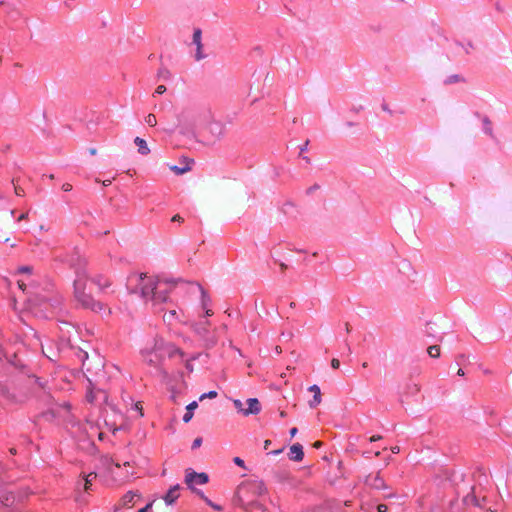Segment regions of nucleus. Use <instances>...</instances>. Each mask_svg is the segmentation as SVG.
Listing matches in <instances>:
<instances>
[{"label": "nucleus", "instance_id": "nucleus-1", "mask_svg": "<svg viewBox=\"0 0 512 512\" xmlns=\"http://www.w3.org/2000/svg\"><path fill=\"white\" fill-rule=\"evenodd\" d=\"M138 281L141 296L146 300H150L154 306L165 303L168 300L170 291L175 286L173 282L148 277L145 274H140Z\"/></svg>", "mask_w": 512, "mask_h": 512}, {"label": "nucleus", "instance_id": "nucleus-2", "mask_svg": "<svg viewBox=\"0 0 512 512\" xmlns=\"http://www.w3.org/2000/svg\"><path fill=\"white\" fill-rule=\"evenodd\" d=\"M265 493L266 487L263 481L248 480L238 486L233 502L245 511L252 507L259 508L260 504L256 501V498Z\"/></svg>", "mask_w": 512, "mask_h": 512}, {"label": "nucleus", "instance_id": "nucleus-3", "mask_svg": "<svg viewBox=\"0 0 512 512\" xmlns=\"http://www.w3.org/2000/svg\"><path fill=\"white\" fill-rule=\"evenodd\" d=\"M74 296L77 303L85 309H90L97 313H111L110 309L106 308L104 304L94 300L90 294L86 293L85 277H78L74 281Z\"/></svg>", "mask_w": 512, "mask_h": 512}, {"label": "nucleus", "instance_id": "nucleus-4", "mask_svg": "<svg viewBox=\"0 0 512 512\" xmlns=\"http://www.w3.org/2000/svg\"><path fill=\"white\" fill-rule=\"evenodd\" d=\"M156 351L163 353V358L168 356L169 358L179 356L183 357L184 353L182 350L177 348L175 345L171 343H166L162 340L155 342Z\"/></svg>", "mask_w": 512, "mask_h": 512}, {"label": "nucleus", "instance_id": "nucleus-5", "mask_svg": "<svg viewBox=\"0 0 512 512\" xmlns=\"http://www.w3.org/2000/svg\"><path fill=\"white\" fill-rule=\"evenodd\" d=\"M185 482L189 487H193L194 484H206L208 482V475L206 473L188 472L185 477Z\"/></svg>", "mask_w": 512, "mask_h": 512}, {"label": "nucleus", "instance_id": "nucleus-6", "mask_svg": "<svg viewBox=\"0 0 512 512\" xmlns=\"http://www.w3.org/2000/svg\"><path fill=\"white\" fill-rule=\"evenodd\" d=\"M142 356L144 361L151 366H157L163 359V353L157 352L155 346L151 351H143Z\"/></svg>", "mask_w": 512, "mask_h": 512}, {"label": "nucleus", "instance_id": "nucleus-7", "mask_svg": "<svg viewBox=\"0 0 512 512\" xmlns=\"http://www.w3.org/2000/svg\"><path fill=\"white\" fill-rule=\"evenodd\" d=\"M141 498V495L137 491H128L120 500L119 507L120 508H132L138 499Z\"/></svg>", "mask_w": 512, "mask_h": 512}, {"label": "nucleus", "instance_id": "nucleus-8", "mask_svg": "<svg viewBox=\"0 0 512 512\" xmlns=\"http://www.w3.org/2000/svg\"><path fill=\"white\" fill-rule=\"evenodd\" d=\"M365 483L369 487L377 489V490H382V489H385L387 487L386 484H385L384 479L380 476V473H378V472L377 473H373V474H369L366 477Z\"/></svg>", "mask_w": 512, "mask_h": 512}, {"label": "nucleus", "instance_id": "nucleus-9", "mask_svg": "<svg viewBox=\"0 0 512 512\" xmlns=\"http://www.w3.org/2000/svg\"><path fill=\"white\" fill-rule=\"evenodd\" d=\"M193 43L196 45L197 49H196V54H195V59L197 61H200L202 59L205 58V55L203 54V44H202V31L197 28L194 30V33H193Z\"/></svg>", "mask_w": 512, "mask_h": 512}, {"label": "nucleus", "instance_id": "nucleus-10", "mask_svg": "<svg viewBox=\"0 0 512 512\" xmlns=\"http://www.w3.org/2000/svg\"><path fill=\"white\" fill-rule=\"evenodd\" d=\"M208 130L211 133L214 140L220 139L224 134V126L220 122H211L208 125Z\"/></svg>", "mask_w": 512, "mask_h": 512}, {"label": "nucleus", "instance_id": "nucleus-11", "mask_svg": "<svg viewBox=\"0 0 512 512\" xmlns=\"http://www.w3.org/2000/svg\"><path fill=\"white\" fill-rule=\"evenodd\" d=\"M248 407L244 411V415L248 416L250 414H258L261 410V405L258 399L250 398L247 400Z\"/></svg>", "mask_w": 512, "mask_h": 512}, {"label": "nucleus", "instance_id": "nucleus-12", "mask_svg": "<svg viewBox=\"0 0 512 512\" xmlns=\"http://www.w3.org/2000/svg\"><path fill=\"white\" fill-rule=\"evenodd\" d=\"M290 459L293 461H302L304 457L303 447L299 443H295L290 447Z\"/></svg>", "mask_w": 512, "mask_h": 512}, {"label": "nucleus", "instance_id": "nucleus-13", "mask_svg": "<svg viewBox=\"0 0 512 512\" xmlns=\"http://www.w3.org/2000/svg\"><path fill=\"white\" fill-rule=\"evenodd\" d=\"M179 489H180V486L179 485H175L173 487H171L168 492L166 493V495L164 496V501L168 504V505H171L175 502L176 499H178L179 497Z\"/></svg>", "mask_w": 512, "mask_h": 512}, {"label": "nucleus", "instance_id": "nucleus-14", "mask_svg": "<svg viewBox=\"0 0 512 512\" xmlns=\"http://www.w3.org/2000/svg\"><path fill=\"white\" fill-rule=\"evenodd\" d=\"M309 391L313 392V395H314L313 400H311L309 402V406L311 408H314V407L318 406L322 401L321 391H320V388L315 384L309 387Z\"/></svg>", "mask_w": 512, "mask_h": 512}, {"label": "nucleus", "instance_id": "nucleus-15", "mask_svg": "<svg viewBox=\"0 0 512 512\" xmlns=\"http://www.w3.org/2000/svg\"><path fill=\"white\" fill-rule=\"evenodd\" d=\"M100 464L101 466L106 469L108 473H112V466H115L116 468H120L119 463H115L114 460L109 456H102L100 458Z\"/></svg>", "mask_w": 512, "mask_h": 512}, {"label": "nucleus", "instance_id": "nucleus-16", "mask_svg": "<svg viewBox=\"0 0 512 512\" xmlns=\"http://www.w3.org/2000/svg\"><path fill=\"white\" fill-rule=\"evenodd\" d=\"M96 478H97L96 472H90L88 474H83V490L85 492L90 491L92 483Z\"/></svg>", "mask_w": 512, "mask_h": 512}, {"label": "nucleus", "instance_id": "nucleus-17", "mask_svg": "<svg viewBox=\"0 0 512 512\" xmlns=\"http://www.w3.org/2000/svg\"><path fill=\"white\" fill-rule=\"evenodd\" d=\"M134 143L136 144V146L138 147V152L141 154V155H147L150 153V149L146 143V141L140 137H136L134 139Z\"/></svg>", "mask_w": 512, "mask_h": 512}, {"label": "nucleus", "instance_id": "nucleus-18", "mask_svg": "<svg viewBox=\"0 0 512 512\" xmlns=\"http://www.w3.org/2000/svg\"><path fill=\"white\" fill-rule=\"evenodd\" d=\"M199 289H200L201 295H202V306L205 309V314H206V316H211V315H213V312L211 309L207 308V306L210 302V298L208 297L206 291L203 289L202 286L199 285Z\"/></svg>", "mask_w": 512, "mask_h": 512}, {"label": "nucleus", "instance_id": "nucleus-19", "mask_svg": "<svg viewBox=\"0 0 512 512\" xmlns=\"http://www.w3.org/2000/svg\"><path fill=\"white\" fill-rule=\"evenodd\" d=\"M198 407V403L196 401H193L191 402L187 407H186V413L184 414L183 416V421L185 423H188L192 417H193V410L196 409Z\"/></svg>", "mask_w": 512, "mask_h": 512}, {"label": "nucleus", "instance_id": "nucleus-20", "mask_svg": "<svg viewBox=\"0 0 512 512\" xmlns=\"http://www.w3.org/2000/svg\"><path fill=\"white\" fill-rule=\"evenodd\" d=\"M428 354L432 358L440 357V347L438 345H432L427 350Z\"/></svg>", "mask_w": 512, "mask_h": 512}, {"label": "nucleus", "instance_id": "nucleus-21", "mask_svg": "<svg viewBox=\"0 0 512 512\" xmlns=\"http://www.w3.org/2000/svg\"><path fill=\"white\" fill-rule=\"evenodd\" d=\"M171 171H173L174 173H176L177 175H182L186 172H188L191 168L189 166H185V167H178V166H170L169 167Z\"/></svg>", "mask_w": 512, "mask_h": 512}, {"label": "nucleus", "instance_id": "nucleus-22", "mask_svg": "<svg viewBox=\"0 0 512 512\" xmlns=\"http://www.w3.org/2000/svg\"><path fill=\"white\" fill-rule=\"evenodd\" d=\"M145 122L150 126V127H154L156 126L157 124V119H156V116L152 113L148 114L146 117H145Z\"/></svg>", "mask_w": 512, "mask_h": 512}, {"label": "nucleus", "instance_id": "nucleus-23", "mask_svg": "<svg viewBox=\"0 0 512 512\" xmlns=\"http://www.w3.org/2000/svg\"><path fill=\"white\" fill-rule=\"evenodd\" d=\"M217 392L216 391H210L208 393H204L200 396V401L204 400L205 398H210V399H213V398H216L217 397Z\"/></svg>", "mask_w": 512, "mask_h": 512}, {"label": "nucleus", "instance_id": "nucleus-24", "mask_svg": "<svg viewBox=\"0 0 512 512\" xmlns=\"http://www.w3.org/2000/svg\"><path fill=\"white\" fill-rule=\"evenodd\" d=\"M202 498L205 500V502L211 506L213 509L217 510V511H221L222 510V507L220 505H217L215 503H213L211 500H209L208 498L204 497L203 495H201Z\"/></svg>", "mask_w": 512, "mask_h": 512}, {"label": "nucleus", "instance_id": "nucleus-25", "mask_svg": "<svg viewBox=\"0 0 512 512\" xmlns=\"http://www.w3.org/2000/svg\"><path fill=\"white\" fill-rule=\"evenodd\" d=\"M94 282L100 287V289H104L110 286V282L108 280L100 281V279H95Z\"/></svg>", "mask_w": 512, "mask_h": 512}, {"label": "nucleus", "instance_id": "nucleus-26", "mask_svg": "<svg viewBox=\"0 0 512 512\" xmlns=\"http://www.w3.org/2000/svg\"><path fill=\"white\" fill-rule=\"evenodd\" d=\"M158 75L163 79H168L170 77V72L166 68H161L158 72Z\"/></svg>", "mask_w": 512, "mask_h": 512}, {"label": "nucleus", "instance_id": "nucleus-27", "mask_svg": "<svg viewBox=\"0 0 512 512\" xmlns=\"http://www.w3.org/2000/svg\"><path fill=\"white\" fill-rule=\"evenodd\" d=\"M234 406L239 412L244 414L246 408L243 407V403L240 400H234Z\"/></svg>", "mask_w": 512, "mask_h": 512}, {"label": "nucleus", "instance_id": "nucleus-28", "mask_svg": "<svg viewBox=\"0 0 512 512\" xmlns=\"http://www.w3.org/2000/svg\"><path fill=\"white\" fill-rule=\"evenodd\" d=\"M176 316V310L175 309H172L169 311V314H164L163 315V319L164 321H169L171 318L175 317Z\"/></svg>", "mask_w": 512, "mask_h": 512}, {"label": "nucleus", "instance_id": "nucleus-29", "mask_svg": "<svg viewBox=\"0 0 512 512\" xmlns=\"http://www.w3.org/2000/svg\"><path fill=\"white\" fill-rule=\"evenodd\" d=\"M19 272L30 274L32 272V267L31 266H22L19 268Z\"/></svg>", "mask_w": 512, "mask_h": 512}, {"label": "nucleus", "instance_id": "nucleus-30", "mask_svg": "<svg viewBox=\"0 0 512 512\" xmlns=\"http://www.w3.org/2000/svg\"><path fill=\"white\" fill-rule=\"evenodd\" d=\"M202 444V438L200 437H197L194 441H193V444H192V449H196L198 447H200Z\"/></svg>", "mask_w": 512, "mask_h": 512}, {"label": "nucleus", "instance_id": "nucleus-31", "mask_svg": "<svg viewBox=\"0 0 512 512\" xmlns=\"http://www.w3.org/2000/svg\"><path fill=\"white\" fill-rule=\"evenodd\" d=\"M233 462L236 465H238V466H240L242 468H245V463H244V461L240 457H234Z\"/></svg>", "mask_w": 512, "mask_h": 512}, {"label": "nucleus", "instance_id": "nucleus-32", "mask_svg": "<svg viewBox=\"0 0 512 512\" xmlns=\"http://www.w3.org/2000/svg\"><path fill=\"white\" fill-rule=\"evenodd\" d=\"M165 92H166V86H164V85L157 86V88L155 90V94H159V95H161Z\"/></svg>", "mask_w": 512, "mask_h": 512}, {"label": "nucleus", "instance_id": "nucleus-33", "mask_svg": "<svg viewBox=\"0 0 512 512\" xmlns=\"http://www.w3.org/2000/svg\"><path fill=\"white\" fill-rule=\"evenodd\" d=\"M331 366L334 369H338L340 367V361L337 358H333L331 360Z\"/></svg>", "mask_w": 512, "mask_h": 512}, {"label": "nucleus", "instance_id": "nucleus-34", "mask_svg": "<svg viewBox=\"0 0 512 512\" xmlns=\"http://www.w3.org/2000/svg\"><path fill=\"white\" fill-rule=\"evenodd\" d=\"M484 123L486 124V132L489 134H492V129L490 127V125H491L490 121L486 118V119H484Z\"/></svg>", "mask_w": 512, "mask_h": 512}, {"label": "nucleus", "instance_id": "nucleus-35", "mask_svg": "<svg viewBox=\"0 0 512 512\" xmlns=\"http://www.w3.org/2000/svg\"><path fill=\"white\" fill-rule=\"evenodd\" d=\"M377 511L378 512H387L388 511V507L384 504H379L377 506Z\"/></svg>", "mask_w": 512, "mask_h": 512}, {"label": "nucleus", "instance_id": "nucleus-36", "mask_svg": "<svg viewBox=\"0 0 512 512\" xmlns=\"http://www.w3.org/2000/svg\"><path fill=\"white\" fill-rule=\"evenodd\" d=\"M62 190H63V191H65V192H69V191H71V190H72V185H71V184H69V183H64V184L62 185Z\"/></svg>", "mask_w": 512, "mask_h": 512}, {"label": "nucleus", "instance_id": "nucleus-37", "mask_svg": "<svg viewBox=\"0 0 512 512\" xmlns=\"http://www.w3.org/2000/svg\"><path fill=\"white\" fill-rule=\"evenodd\" d=\"M152 505H153V503L150 502L145 507L139 509L138 512H147L152 507Z\"/></svg>", "mask_w": 512, "mask_h": 512}, {"label": "nucleus", "instance_id": "nucleus-38", "mask_svg": "<svg viewBox=\"0 0 512 512\" xmlns=\"http://www.w3.org/2000/svg\"><path fill=\"white\" fill-rule=\"evenodd\" d=\"M173 222H182L183 221V218L179 215V214H176L172 217L171 219Z\"/></svg>", "mask_w": 512, "mask_h": 512}, {"label": "nucleus", "instance_id": "nucleus-39", "mask_svg": "<svg viewBox=\"0 0 512 512\" xmlns=\"http://www.w3.org/2000/svg\"><path fill=\"white\" fill-rule=\"evenodd\" d=\"M17 284H18V286H19V288H20V289L25 290V288H26V283H25L23 280H18V281H17Z\"/></svg>", "mask_w": 512, "mask_h": 512}, {"label": "nucleus", "instance_id": "nucleus-40", "mask_svg": "<svg viewBox=\"0 0 512 512\" xmlns=\"http://www.w3.org/2000/svg\"><path fill=\"white\" fill-rule=\"evenodd\" d=\"M135 409L139 411L140 416H143L142 406H141V403H140V402H137V403L135 404Z\"/></svg>", "mask_w": 512, "mask_h": 512}, {"label": "nucleus", "instance_id": "nucleus-41", "mask_svg": "<svg viewBox=\"0 0 512 512\" xmlns=\"http://www.w3.org/2000/svg\"><path fill=\"white\" fill-rule=\"evenodd\" d=\"M290 478H291L290 474H289V473H286V472H285V473H282V474L280 475V480H285V479H287V480H288V479H290Z\"/></svg>", "mask_w": 512, "mask_h": 512}, {"label": "nucleus", "instance_id": "nucleus-42", "mask_svg": "<svg viewBox=\"0 0 512 512\" xmlns=\"http://www.w3.org/2000/svg\"><path fill=\"white\" fill-rule=\"evenodd\" d=\"M382 437L380 435H373L371 438H370V442H375V441H378L380 440Z\"/></svg>", "mask_w": 512, "mask_h": 512}, {"label": "nucleus", "instance_id": "nucleus-43", "mask_svg": "<svg viewBox=\"0 0 512 512\" xmlns=\"http://www.w3.org/2000/svg\"><path fill=\"white\" fill-rule=\"evenodd\" d=\"M298 432V429L296 427H293L291 430H290V435L291 437H294Z\"/></svg>", "mask_w": 512, "mask_h": 512}, {"label": "nucleus", "instance_id": "nucleus-44", "mask_svg": "<svg viewBox=\"0 0 512 512\" xmlns=\"http://www.w3.org/2000/svg\"><path fill=\"white\" fill-rule=\"evenodd\" d=\"M391 451H392V453L396 454V453H399L400 448H399V446H394V447L391 448Z\"/></svg>", "mask_w": 512, "mask_h": 512}, {"label": "nucleus", "instance_id": "nucleus-45", "mask_svg": "<svg viewBox=\"0 0 512 512\" xmlns=\"http://www.w3.org/2000/svg\"><path fill=\"white\" fill-rule=\"evenodd\" d=\"M27 218V213H23L19 216L18 221H22Z\"/></svg>", "mask_w": 512, "mask_h": 512}, {"label": "nucleus", "instance_id": "nucleus-46", "mask_svg": "<svg viewBox=\"0 0 512 512\" xmlns=\"http://www.w3.org/2000/svg\"><path fill=\"white\" fill-rule=\"evenodd\" d=\"M271 444V441L270 440H265L264 441V449H268V447L270 446Z\"/></svg>", "mask_w": 512, "mask_h": 512}, {"label": "nucleus", "instance_id": "nucleus-47", "mask_svg": "<svg viewBox=\"0 0 512 512\" xmlns=\"http://www.w3.org/2000/svg\"><path fill=\"white\" fill-rule=\"evenodd\" d=\"M89 153H90L91 155H96V154H97V149H96V148H90V149H89Z\"/></svg>", "mask_w": 512, "mask_h": 512}, {"label": "nucleus", "instance_id": "nucleus-48", "mask_svg": "<svg viewBox=\"0 0 512 512\" xmlns=\"http://www.w3.org/2000/svg\"><path fill=\"white\" fill-rule=\"evenodd\" d=\"M313 446H314L315 448H320V447L322 446V442H321V441H316V442L313 444Z\"/></svg>", "mask_w": 512, "mask_h": 512}, {"label": "nucleus", "instance_id": "nucleus-49", "mask_svg": "<svg viewBox=\"0 0 512 512\" xmlns=\"http://www.w3.org/2000/svg\"><path fill=\"white\" fill-rule=\"evenodd\" d=\"M457 375L459 376H464V371L463 369L459 368L458 371H457Z\"/></svg>", "mask_w": 512, "mask_h": 512}, {"label": "nucleus", "instance_id": "nucleus-50", "mask_svg": "<svg viewBox=\"0 0 512 512\" xmlns=\"http://www.w3.org/2000/svg\"><path fill=\"white\" fill-rule=\"evenodd\" d=\"M308 143H309V141L307 140V141L305 142V144L303 145V147H301V151H302V152H303L304 150H306V148H307V146H308Z\"/></svg>", "mask_w": 512, "mask_h": 512}, {"label": "nucleus", "instance_id": "nucleus-51", "mask_svg": "<svg viewBox=\"0 0 512 512\" xmlns=\"http://www.w3.org/2000/svg\"><path fill=\"white\" fill-rule=\"evenodd\" d=\"M200 334H204L206 332V328L205 327H202L201 329H198L197 330Z\"/></svg>", "mask_w": 512, "mask_h": 512}, {"label": "nucleus", "instance_id": "nucleus-52", "mask_svg": "<svg viewBox=\"0 0 512 512\" xmlns=\"http://www.w3.org/2000/svg\"><path fill=\"white\" fill-rule=\"evenodd\" d=\"M276 353L280 354L282 352V349L280 346L275 347Z\"/></svg>", "mask_w": 512, "mask_h": 512}, {"label": "nucleus", "instance_id": "nucleus-53", "mask_svg": "<svg viewBox=\"0 0 512 512\" xmlns=\"http://www.w3.org/2000/svg\"><path fill=\"white\" fill-rule=\"evenodd\" d=\"M103 184H104V186H108V185L111 184V181L110 180H106V181L103 182Z\"/></svg>", "mask_w": 512, "mask_h": 512}, {"label": "nucleus", "instance_id": "nucleus-54", "mask_svg": "<svg viewBox=\"0 0 512 512\" xmlns=\"http://www.w3.org/2000/svg\"><path fill=\"white\" fill-rule=\"evenodd\" d=\"M280 267H281V270H283V271L287 268V266L284 263H281Z\"/></svg>", "mask_w": 512, "mask_h": 512}, {"label": "nucleus", "instance_id": "nucleus-55", "mask_svg": "<svg viewBox=\"0 0 512 512\" xmlns=\"http://www.w3.org/2000/svg\"><path fill=\"white\" fill-rule=\"evenodd\" d=\"M346 331L350 332V325L348 323L346 324Z\"/></svg>", "mask_w": 512, "mask_h": 512}, {"label": "nucleus", "instance_id": "nucleus-56", "mask_svg": "<svg viewBox=\"0 0 512 512\" xmlns=\"http://www.w3.org/2000/svg\"><path fill=\"white\" fill-rule=\"evenodd\" d=\"M362 367L363 368H367L368 367V363L367 362H363Z\"/></svg>", "mask_w": 512, "mask_h": 512}, {"label": "nucleus", "instance_id": "nucleus-57", "mask_svg": "<svg viewBox=\"0 0 512 512\" xmlns=\"http://www.w3.org/2000/svg\"><path fill=\"white\" fill-rule=\"evenodd\" d=\"M280 416H281V417H285V416H286V413H285L284 411H282V412L280 413Z\"/></svg>", "mask_w": 512, "mask_h": 512}, {"label": "nucleus", "instance_id": "nucleus-58", "mask_svg": "<svg viewBox=\"0 0 512 512\" xmlns=\"http://www.w3.org/2000/svg\"><path fill=\"white\" fill-rule=\"evenodd\" d=\"M379 455H380V452H379V451L375 453V456H377V457H378Z\"/></svg>", "mask_w": 512, "mask_h": 512}]
</instances>
